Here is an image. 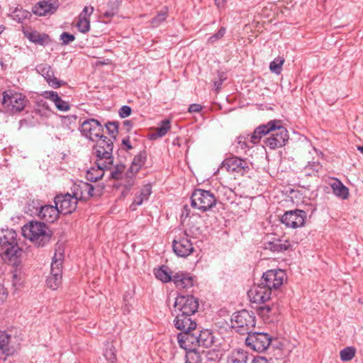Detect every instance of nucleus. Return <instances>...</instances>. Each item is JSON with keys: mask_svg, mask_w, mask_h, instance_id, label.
<instances>
[{"mask_svg": "<svg viewBox=\"0 0 363 363\" xmlns=\"http://www.w3.org/2000/svg\"><path fill=\"white\" fill-rule=\"evenodd\" d=\"M47 286L52 290H56L62 283V278L49 276L46 280Z\"/></svg>", "mask_w": 363, "mask_h": 363, "instance_id": "48", "label": "nucleus"}, {"mask_svg": "<svg viewBox=\"0 0 363 363\" xmlns=\"http://www.w3.org/2000/svg\"><path fill=\"white\" fill-rule=\"evenodd\" d=\"M216 204L213 193L201 189H195L191 196V206L202 212L211 209Z\"/></svg>", "mask_w": 363, "mask_h": 363, "instance_id": "6", "label": "nucleus"}, {"mask_svg": "<svg viewBox=\"0 0 363 363\" xmlns=\"http://www.w3.org/2000/svg\"><path fill=\"white\" fill-rule=\"evenodd\" d=\"M167 16L166 11L160 12L155 18L151 21V24L153 27L159 26L162 22H164Z\"/></svg>", "mask_w": 363, "mask_h": 363, "instance_id": "49", "label": "nucleus"}, {"mask_svg": "<svg viewBox=\"0 0 363 363\" xmlns=\"http://www.w3.org/2000/svg\"><path fill=\"white\" fill-rule=\"evenodd\" d=\"M169 129V121L167 120H164L162 122L161 126L157 128L156 133L152 134V138H162L167 133Z\"/></svg>", "mask_w": 363, "mask_h": 363, "instance_id": "43", "label": "nucleus"}, {"mask_svg": "<svg viewBox=\"0 0 363 363\" xmlns=\"http://www.w3.org/2000/svg\"><path fill=\"white\" fill-rule=\"evenodd\" d=\"M273 123H276V122L272 120L268 122L267 124H263L256 128L251 135V142L253 144L258 143L264 135L270 133L272 130H274L275 125Z\"/></svg>", "mask_w": 363, "mask_h": 363, "instance_id": "25", "label": "nucleus"}, {"mask_svg": "<svg viewBox=\"0 0 363 363\" xmlns=\"http://www.w3.org/2000/svg\"><path fill=\"white\" fill-rule=\"evenodd\" d=\"M55 204L57 206L60 213L70 214L74 212L77 206V199L69 193L58 194L55 197Z\"/></svg>", "mask_w": 363, "mask_h": 363, "instance_id": "16", "label": "nucleus"}, {"mask_svg": "<svg viewBox=\"0 0 363 363\" xmlns=\"http://www.w3.org/2000/svg\"><path fill=\"white\" fill-rule=\"evenodd\" d=\"M322 168V165L319 162H308L305 167L303 172L306 176L315 175Z\"/></svg>", "mask_w": 363, "mask_h": 363, "instance_id": "40", "label": "nucleus"}, {"mask_svg": "<svg viewBox=\"0 0 363 363\" xmlns=\"http://www.w3.org/2000/svg\"><path fill=\"white\" fill-rule=\"evenodd\" d=\"M22 234L37 247H44L52 237L51 230L47 225L33 220L23 226Z\"/></svg>", "mask_w": 363, "mask_h": 363, "instance_id": "1", "label": "nucleus"}, {"mask_svg": "<svg viewBox=\"0 0 363 363\" xmlns=\"http://www.w3.org/2000/svg\"><path fill=\"white\" fill-rule=\"evenodd\" d=\"M131 108L129 106H123L119 110V116L124 118L129 116L131 114Z\"/></svg>", "mask_w": 363, "mask_h": 363, "instance_id": "54", "label": "nucleus"}, {"mask_svg": "<svg viewBox=\"0 0 363 363\" xmlns=\"http://www.w3.org/2000/svg\"><path fill=\"white\" fill-rule=\"evenodd\" d=\"M202 109V106L198 104H191L189 107V111L190 113H197Z\"/></svg>", "mask_w": 363, "mask_h": 363, "instance_id": "56", "label": "nucleus"}, {"mask_svg": "<svg viewBox=\"0 0 363 363\" xmlns=\"http://www.w3.org/2000/svg\"><path fill=\"white\" fill-rule=\"evenodd\" d=\"M94 151L97 160L106 162V164L113 163V148L111 139L103 135L101 138L95 141Z\"/></svg>", "mask_w": 363, "mask_h": 363, "instance_id": "10", "label": "nucleus"}, {"mask_svg": "<svg viewBox=\"0 0 363 363\" xmlns=\"http://www.w3.org/2000/svg\"><path fill=\"white\" fill-rule=\"evenodd\" d=\"M118 1H109L107 4V9L104 11V16L106 18H111L118 13Z\"/></svg>", "mask_w": 363, "mask_h": 363, "instance_id": "42", "label": "nucleus"}, {"mask_svg": "<svg viewBox=\"0 0 363 363\" xmlns=\"http://www.w3.org/2000/svg\"><path fill=\"white\" fill-rule=\"evenodd\" d=\"M356 353V350L353 347H347L340 352V357L342 361L348 362L352 360Z\"/></svg>", "mask_w": 363, "mask_h": 363, "instance_id": "39", "label": "nucleus"}, {"mask_svg": "<svg viewBox=\"0 0 363 363\" xmlns=\"http://www.w3.org/2000/svg\"><path fill=\"white\" fill-rule=\"evenodd\" d=\"M134 174H132L130 173V170L125 174V179L124 183H121V185H123L125 187V190L122 191V194L123 196H125L128 191L130 190L132 186L134 184V179L133 176Z\"/></svg>", "mask_w": 363, "mask_h": 363, "instance_id": "44", "label": "nucleus"}, {"mask_svg": "<svg viewBox=\"0 0 363 363\" xmlns=\"http://www.w3.org/2000/svg\"><path fill=\"white\" fill-rule=\"evenodd\" d=\"M243 138L242 137H239L238 138V144L240 145V147L242 149H243L244 147H246V144H245V142L242 140Z\"/></svg>", "mask_w": 363, "mask_h": 363, "instance_id": "64", "label": "nucleus"}, {"mask_svg": "<svg viewBox=\"0 0 363 363\" xmlns=\"http://www.w3.org/2000/svg\"><path fill=\"white\" fill-rule=\"evenodd\" d=\"M272 311V307L267 304L262 306L257 307V312L262 318H268L269 313Z\"/></svg>", "mask_w": 363, "mask_h": 363, "instance_id": "50", "label": "nucleus"}, {"mask_svg": "<svg viewBox=\"0 0 363 363\" xmlns=\"http://www.w3.org/2000/svg\"><path fill=\"white\" fill-rule=\"evenodd\" d=\"M21 340L11 329L0 330V363H6L20 349Z\"/></svg>", "mask_w": 363, "mask_h": 363, "instance_id": "3", "label": "nucleus"}, {"mask_svg": "<svg viewBox=\"0 0 363 363\" xmlns=\"http://www.w3.org/2000/svg\"><path fill=\"white\" fill-rule=\"evenodd\" d=\"M284 62V58L282 57H278L275 58L269 64V69L271 72L279 74L282 70V65Z\"/></svg>", "mask_w": 363, "mask_h": 363, "instance_id": "41", "label": "nucleus"}, {"mask_svg": "<svg viewBox=\"0 0 363 363\" xmlns=\"http://www.w3.org/2000/svg\"><path fill=\"white\" fill-rule=\"evenodd\" d=\"M250 357L248 353L241 349L235 350L228 358L227 363H248Z\"/></svg>", "mask_w": 363, "mask_h": 363, "instance_id": "33", "label": "nucleus"}, {"mask_svg": "<svg viewBox=\"0 0 363 363\" xmlns=\"http://www.w3.org/2000/svg\"><path fill=\"white\" fill-rule=\"evenodd\" d=\"M59 7V3L57 1L49 2L41 1L37 3L32 9L34 14L43 16L54 13Z\"/></svg>", "mask_w": 363, "mask_h": 363, "instance_id": "23", "label": "nucleus"}, {"mask_svg": "<svg viewBox=\"0 0 363 363\" xmlns=\"http://www.w3.org/2000/svg\"><path fill=\"white\" fill-rule=\"evenodd\" d=\"M213 354H214V352H208L207 353V355H206V357H207V362H205V363H216V362H212V361H211V360H212V359H213L211 356H212Z\"/></svg>", "mask_w": 363, "mask_h": 363, "instance_id": "62", "label": "nucleus"}, {"mask_svg": "<svg viewBox=\"0 0 363 363\" xmlns=\"http://www.w3.org/2000/svg\"><path fill=\"white\" fill-rule=\"evenodd\" d=\"M232 323V327L235 329L238 333L248 335L254 329L256 320L253 313L246 310H242L233 314Z\"/></svg>", "mask_w": 363, "mask_h": 363, "instance_id": "5", "label": "nucleus"}, {"mask_svg": "<svg viewBox=\"0 0 363 363\" xmlns=\"http://www.w3.org/2000/svg\"><path fill=\"white\" fill-rule=\"evenodd\" d=\"M25 35L30 42L40 45H48L51 42L48 35L40 33L37 31L25 33Z\"/></svg>", "mask_w": 363, "mask_h": 363, "instance_id": "32", "label": "nucleus"}, {"mask_svg": "<svg viewBox=\"0 0 363 363\" xmlns=\"http://www.w3.org/2000/svg\"><path fill=\"white\" fill-rule=\"evenodd\" d=\"M123 125H124L125 127H126L127 130H128V131H129V130H130V129L131 128V127H132V125H132V123H131V121H128V120H126V121H123Z\"/></svg>", "mask_w": 363, "mask_h": 363, "instance_id": "63", "label": "nucleus"}, {"mask_svg": "<svg viewBox=\"0 0 363 363\" xmlns=\"http://www.w3.org/2000/svg\"><path fill=\"white\" fill-rule=\"evenodd\" d=\"M108 133L113 138H116L118 132V122H108L105 124Z\"/></svg>", "mask_w": 363, "mask_h": 363, "instance_id": "47", "label": "nucleus"}, {"mask_svg": "<svg viewBox=\"0 0 363 363\" xmlns=\"http://www.w3.org/2000/svg\"><path fill=\"white\" fill-rule=\"evenodd\" d=\"M94 11V9L93 6H85L82 12L79 13V16L80 17H85V18H89L91 16Z\"/></svg>", "mask_w": 363, "mask_h": 363, "instance_id": "53", "label": "nucleus"}, {"mask_svg": "<svg viewBox=\"0 0 363 363\" xmlns=\"http://www.w3.org/2000/svg\"><path fill=\"white\" fill-rule=\"evenodd\" d=\"M199 307L198 300L193 296H178L174 302V308L176 313L192 316Z\"/></svg>", "mask_w": 363, "mask_h": 363, "instance_id": "13", "label": "nucleus"}, {"mask_svg": "<svg viewBox=\"0 0 363 363\" xmlns=\"http://www.w3.org/2000/svg\"><path fill=\"white\" fill-rule=\"evenodd\" d=\"M272 342V337L266 333L251 332L245 339V344L254 351L262 352Z\"/></svg>", "mask_w": 363, "mask_h": 363, "instance_id": "11", "label": "nucleus"}, {"mask_svg": "<svg viewBox=\"0 0 363 363\" xmlns=\"http://www.w3.org/2000/svg\"><path fill=\"white\" fill-rule=\"evenodd\" d=\"M172 249L177 256L184 258L189 257L194 252L190 236L186 232L175 237L172 242Z\"/></svg>", "mask_w": 363, "mask_h": 363, "instance_id": "12", "label": "nucleus"}, {"mask_svg": "<svg viewBox=\"0 0 363 363\" xmlns=\"http://www.w3.org/2000/svg\"><path fill=\"white\" fill-rule=\"evenodd\" d=\"M12 18L18 23H23L31 17V13L26 10L16 9L11 13Z\"/></svg>", "mask_w": 363, "mask_h": 363, "instance_id": "37", "label": "nucleus"}, {"mask_svg": "<svg viewBox=\"0 0 363 363\" xmlns=\"http://www.w3.org/2000/svg\"><path fill=\"white\" fill-rule=\"evenodd\" d=\"M247 294L251 302L262 304L270 300L272 291L260 282L254 285Z\"/></svg>", "mask_w": 363, "mask_h": 363, "instance_id": "18", "label": "nucleus"}, {"mask_svg": "<svg viewBox=\"0 0 363 363\" xmlns=\"http://www.w3.org/2000/svg\"><path fill=\"white\" fill-rule=\"evenodd\" d=\"M276 123L274 130L271 131V135L265 140V144L272 150L281 147L286 145L289 140L288 130L282 125L281 121L274 120Z\"/></svg>", "mask_w": 363, "mask_h": 363, "instance_id": "9", "label": "nucleus"}, {"mask_svg": "<svg viewBox=\"0 0 363 363\" xmlns=\"http://www.w3.org/2000/svg\"><path fill=\"white\" fill-rule=\"evenodd\" d=\"M174 325L175 328L181 330V332L192 331L196 328L197 325L191 315H185L180 313H176Z\"/></svg>", "mask_w": 363, "mask_h": 363, "instance_id": "20", "label": "nucleus"}, {"mask_svg": "<svg viewBox=\"0 0 363 363\" xmlns=\"http://www.w3.org/2000/svg\"><path fill=\"white\" fill-rule=\"evenodd\" d=\"M214 1H215L216 5L217 6V7L219 9L224 8V6L227 2V0H214Z\"/></svg>", "mask_w": 363, "mask_h": 363, "instance_id": "60", "label": "nucleus"}, {"mask_svg": "<svg viewBox=\"0 0 363 363\" xmlns=\"http://www.w3.org/2000/svg\"><path fill=\"white\" fill-rule=\"evenodd\" d=\"M62 45H68L75 40V36L67 32H63L60 36Z\"/></svg>", "mask_w": 363, "mask_h": 363, "instance_id": "52", "label": "nucleus"}, {"mask_svg": "<svg viewBox=\"0 0 363 363\" xmlns=\"http://www.w3.org/2000/svg\"><path fill=\"white\" fill-rule=\"evenodd\" d=\"M104 188V186H93L91 184L81 181L73 185L72 194L77 201H86L91 197L101 196Z\"/></svg>", "mask_w": 363, "mask_h": 363, "instance_id": "8", "label": "nucleus"}, {"mask_svg": "<svg viewBox=\"0 0 363 363\" xmlns=\"http://www.w3.org/2000/svg\"><path fill=\"white\" fill-rule=\"evenodd\" d=\"M289 247L290 243L289 241L281 240L277 238H273L272 240L264 243V248L273 252H283L287 250Z\"/></svg>", "mask_w": 363, "mask_h": 363, "instance_id": "29", "label": "nucleus"}, {"mask_svg": "<svg viewBox=\"0 0 363 363\" xmlns=\"http://www.w3.org/2000/svg\"><path fill=\"white\" fill-rule=\"evenodd\" d=\"M113 164H106V162L96 160V166L89 168L86 173L87 180L94 182L101 179L104 174V170L109 169Z\"/></svg>", "mask_w": 363, "mask_h": 363, "instance_id": "22", "label": "nucleus"}, {"mask_svg": "<svg viewBox=\"0 0 363 363\" xmlns=\"http://www.w3.org/2000/svg\"><path fill=\"white\" fill-rule=\"evenodd\" d=\"M152 193V187L150 184L145 185L140 190V194L136 195L134 198L133 203L130 205V208L135 211L137 206L142 205L144 201H147L149 199L150 195Z\"/></svg>", "mask_w": 363, "mask_h": 363, "instance_id": "30", "label": "nucleus"}, {"mask_svg": "<svg viewBox=\"0 0 363 363\" xmlns=\"http://www.w3.org/2000/svg\"><path fill=\"white\" fill-rule=\"evenodd\" d=\"M251 363H269L268 360L262 357H255Z\"/></svg>", "mask_w": 363, "mask_h": 363, "instance_id": "59", "label": "nucleus"}, {"mask_svg": "<svg viewBox=\"0 0 363 363\" xmlns=\"http://www.w3.org/2000/svg\"><path fill=\"white\" fill-rule=\"evenodd\" d=\"M53 277L62 278V270L58 269H51L50 275Z\"/></svg>", "mask_w": 363, "mask_h": 363, "instance_id": "58", "label": "nucleus"}, {"mask_svg": "<svg viewBox=\"0 0 363 363\" xmlns=\"http://www.w3.org/2000/svg\"><path fill=\"white\" fill-rule=\"evenodd\" d=\"M330 186L333 194L338 198L347 199L349 197V189L337 179H333Z\"/></svg>", "mask_w": 363, "mask_h": 363, "instance_id": "31", "label": "nucleus"}, {"mask_svg": "<svg viewBox=\"0 0 363 363\" xmlns=\"http://www.w3.org/2000/svg\"><path fill=\"white\" fill-rule=\"evenodd\" d=\"M2 96L4 108L7 112L13 114L21 112L28 102L25 95L12 89L4 91Z\"/></svg>", "mask_w": 363, "mask_h": 363, "instance_id": "4", "label": "nucleus"}, {"mask_svg": "<svg viewBox=\"0 0 363 363\" xmlns=\"http://www.w3.org/2000/svg\"><path fill=\"white\" fill-rule=\"evenodd\" d=\"M80 131L86 138L95 142L102 138L104 127L98 120L89 118L82 123Z\"/></svg>", "mask_w": 363, "mask_h": 363, "instance_id": "14", "label": "nucleus"}, {"mask_svg": "<svg viewBox=\"0 0 363 363\" xmlns=\"http://www.w3.org/2000/svg\"><path fill=\"white\" fill-rule=\"evenodd\" d=\"M122 145L123 146V148L125 150H131L133 148V146L131 145V144L130 143L129 137H126V138L123 139Z\"/></svg>", "mask_w": 363, "mask_h": 363, "instance_id": "57", "label": "nucleus"}, {"mask_svg": "<svg viewBox=\"0 0 363 363\" xmlns=\"http://www.w3.org/2000/svg\"><path fill=\"white\" fill-rule=\"evenodd\" d=\"M60 211L56 205H45L40 206L38 216L48 223H54L59 217Z\"/></svg>", "mask_w": 363, "mask_h": 363, "instance_id": "24", "label": "nucleus"}, {"mask_svg": "<svg viewBox=\"0 0 363 363\" xmlns=\"http://www.w3.org/2000/svg\"><path fill=\"white\" fill-rule=\"evenodd\" d=\"M44 98L52 101L56 108L60 111H67L70 109V106L67 101L62 100L54 91H46L43 94Z\"/></svg>", "mask_w": 363, "mask_h": 363, "instance_id": "27", "label": "nucleus"}, {"mask_svg": "<svg viewBox=\"0 0 363 363\" xmlns=\"http://www.w3.org/2000/svg\"><path fill=\"white\" fill-rule=\"evenodd\" d=\"M7 291L4 286L0 284V304L4 302L7 298Z\"/></svg>", "mask_w": 363, "mask_h": 363, "instance_id": "55", "label": "nucleus"}, {"mask_svg": "<svg viewBox=\"0 0 363 363\" xmlns=\"http://www.w3.org/2000/svg\"><path fill=\"white\" fill-rule=\"evenodd\" d=\"M223 165L228 172L231 173H238L243 175L249 169L248 163L245 160L237 157L226 158L223 162Z\"/></svg>", "mask_w": 363, "mask_h": 363, "instance_id": "19", "label": "nucleus"}, {"mask_svg": "<svg viewBox=\"0 0 363 363\" xmlns=\"http://www.w3.org/2000/svg\"><path fill=\"white\" fill-rule=\"evenodd\" d=\"M17 234L13 230H7L0 237V254L3 258L16 264L22 250L17 242Z\"/></svg>", "mask_w": 363, "mask_h": 363, "instance_id": "2", "label": "nucleus"}, {"mask_svg": "<svg viewBox=\"0 0 363 363\" xmlns=\"http://www.w3.org/2000/svg\"><path fill=\"white\" fill-rule=\"evenodd\" d=\"M306 219V212L296 209L285 212L281 221L287 228H297L303 226Z\"/></svg>", "mask_w": 363, "mask_h": 363, "instance_id": "17", "label": "nucleus"}, {"mask_svg": "<svg viewBox=\"0 0 363 363\" xmlns=\"http://www.w3.org/2000/svg\"><path fill=\"white\" fill-rule=\"evenodd\" d=\"M64 259V252L63 249H62L60 246L57 249L55 250V252L53 255L52 263H51V269H62V261Z\"/></svg>", "mask_w": 363, "mask_h": 363, "instance_id": "36", "label": "nucleus"}, {"mask_svg": "<svg viewBox=\"0 0 363 363\" xmlns=\"http://www.w3.org/2000/svg\"><path fill=\"white\" fill-rule=\"evenodd\" d=\"M38 72L42 74L48 84L54 89H57L65 82L56 78L52 67L48 65H40L38 67Z\"/></svg>", "mask_w": 363, "mask_h": 363, "instance_id": "21", "label": "nucleus"}, {"mask_svg": "<svg viewBox=\"0 0 363 363\" xmlns=\"http://www.w3.org/2000/svg\"><path fill=\"white\" fill-rule=\"evenodd\" d=\"M76 26L78 30L82 33L89 32L90 30V18L78 16Z\"/></svg>", "mask_w": 363, "mask_h": 363, "instance_id": "38", "label": "nucleus"}, {"mask_svg": "<svg viewBox=\"0 0 363 363\" xmlns=\"http://www.w3.org/2000/svg\"><path fill=\"white\" fill-rule=\"evenodd\" d=\"M225 33V28L224 27H221L216 33L208 38V43L213 44L214 43L222 38L224 36Z\"/></svg>", "mask_w": 363, "mask_h": 363, "instance_id": "51", "label": "nucleus"}, {"mask_svg": "<svg viewBox=\"0 0 363 363\" xmlns=\"http://www.w3.org/2000/svg\"><path fill=\"white\" fill-rule=\"evenodd\" d=\"M178 289H189L194 285V279L189 274L179 272L173 274V281Z\"/></svg>", "mask_w": 363, "mask_h": 363, "instance_id": "26", "label": "nucleus"}, {"mask_svg": "<svg viewBox=\"0 0 363 363\" xmlns=\"http://www.w3.org/2000/svg\"><path fill=\"white\" fill-rule=\"evenodd\" d=\"M124 164H117L115 169L111 172L110 177L114 179H123V172L125 170Z\"/></svg>", "mask_w": 363, "mask_h": 363, "instance_id": "46", "label": "nucleus"}, {"mask_svg": "<svg viewBox=\"0 0 363 363\" xmlns=\"http://www.w3.org/2000/svg\"><path fill=\"white\" fill-rule=\"evenodd\" d=\"M223 81V79L220 78L219 81L214 82V86H215L216 91H218L220 89Z\"/></svg>", "mask_w": 363, "mask_h": 363, "instance_id": "61", "label": "nucleus"}, {"mask_svg": "<svg viewBox=\"0 0 363 363\" xmlns=\"http://www.w3.org/2000/svg\"><path fill=\"white\" fill-rule=\"evenodd\" d=\"M197 338L199 340L198 347L201 345L204 347H211L214 344L216 340V337L213 332L208 329L202 330H198Z\"/></svg>", "mask_w": 363, "mask_h": 363, "instance_id": "28", "label": "nucleus"}, {"mask_svg": "<svg viewBox=\"0 0 363 363\" xmlns=\"http://www.w3.org/2000/svg\"><path fill=\"white\" fill-rule=\"evenodd\" d=\"M155 277L157 279L160 280L163 283H167L173 281V274L169 271V269L166 266H162L155 273Z\"/></svg>", "mask_w": 363, "mask_h": 363, "instance_id": "35", "label": "nucleus"}, {"mask_svg": "<svg viewBox=\"0 0 363 363\" xmlns=\"http://www.w3.org/2000/svg\"><path fill=\"white\" fill-rule=\"evenodd\" d=\"M286 278V274L281 269H270L264 272L260 282L272 291L280 287Z\"/></svg>", "mask_w": 363, "mask_h": 363, "instance_id": "15", "label": "nucleus"}, {"mask_svg": "<svg viewBox=\"0 0 363 363\" xmlns=\"http://www.w3.org/2000/svg\"><path fill=\"white\" fill-rule=\"evenodd\" d=\"M104 356L110 363H116L115 348L112 345H108L104 350Z\"/></svg>", "mask_w": 363, "mask_h": 363, "instance_id": "45", "label": "nucleus"}, {"mask_svg": "<svg viewBox=\"0 0 363 363\" xmlns=\"http://www.w3.org/2000/svg\"><path fill=\"white\" fill-rule=\"evenodd\" d=\"M146 157L147 155L145 151H142L134 157L131 166L129 169L130 174H135L141 169V167L145 164Z\"/></svg>", "mask_w": 363, "mask_h": 363, "instance_id": "34", "label": "nucleus"}, {"mask_svg": "<svg viewBox=\"0 0 363 363\" xmlns=\"http://www.w3.org/2000/svg\"><path fill=\"white\" fill-rule=\"evenodd\" d=\"M198 330L196 328L192 331H184L180 332L177 335V341L181 348L188 352L186 358H189V355L195 356L196 362H199L200 358L199 354L196 352L198 347V338H197Z\"/></svg>", "mask_w": 363, "mask_h": 363, "instance_id": "7", "label": "nucleus"}]
</instances>
